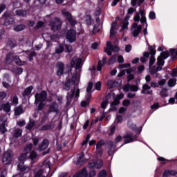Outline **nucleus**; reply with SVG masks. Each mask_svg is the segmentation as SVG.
Wrapping results in <instances>:
<instances>
[{
  "label": "nucleus",
  "instance_id": "obj_21",
  "mask_svg": "<svg viewBox=\"0 0 177 177\" xmlns=\"http://www.w3.org/2000/svg\"><path fill=\"white\" fill-rule=\"evenodd\" d=\"M73 177H89L86 168H83L80 171L76 174Z\"/></svg>",
  "mask_w": 177,
  "mask_h": 177
},
{
  "label": "nucleus",
  "instance_id": "obj_34",
  "mask_svg": "<svg viewBox=\"0 0 177 177\" xmlns=\"http://www.w3.org/2000/svg\"><path fill=\"white\" fill-rule=\"evenodd\" d=\"M118 104H120L119 98L115 97L113 102L111 104V107L113 110H117V108L114 107V106H117Z\"/></svg>",
  "mask_w": 177,
  "mask_h": 177
},
{
  "label": "nucleus",
  "instance_id": "obj_62",
  "mask_svg": "<svg viewBox=\"0 0 177 177\" xmlns=\"http://www.w3.org/2000/svg\"><path fill=\"white\" fill-rule=\"evenodd\" d=\"M129 89H131V85L127 84L123 86V90L124 92H129Z\"/></svg>",
  "mask_w": 177,
  "mask_h": 177
},
{
  "label": "nucleus",
  "instance_id": "obj_58",
  "mask_svg": "<svg viewBox=\"0 0 177 177\" xmlns=\"http://www.w3.org/2000/svg\"><path fill=\"white\" fill-rule=\"evenodd\" d=\"M27 158V153H24L21 154V156L19 157V161H24Z\"/></svg>",
  "mask_w": 177,
  "mask_h": 177
},
{
  "label": "nucleus",
  "instance_id": "obj_1",
  "mask_svg": "<svg viewBox=\"0 0 177 177\" xmlns=\"http://www.w3.org/2000/svg\"><path fill=\"white\" fill-rule=\"evenodd\" d=\"M164 59L161 56L158 57L157 63L156 66H153L152 68H150V73L154 75V74H157L158 71H161L162 70V66H164Z\"/></svg>",
  "mask_w": 177,
  "mask_h": 177
},
{
  "label": "nucleus",
  "instance_id": "obj_46",
  "mask_svg": "<svg viewBox=\"0 0 177 177\" xmlns=\"http://www.w3.org/2000/svg\"><path fill=\"white\" fill-rule=\"evenodd\" d=\"M8 130L6 129V127H5V123H3L2 124L0 125V132L1 133H5L7 132Z\"/></svg>",
  "mask_w": 177,
  "mask_h": 177
},
{
  "label": "nucleus",
  "instance_id": "obj_56",
  "mask_svg": "<svg viewBox=\"0 0 177 177\" xmlns=\"http://www.w3.org/2000/svg\"><path fill=\"white\" fill-rule=\"evenodd\" d=\"M91 138V135L88 134L86 136V140H84L82 142V146H85L86 145L88 144V142H89V139Z\"/></svg>",
  "mask_w": 177,
  "mask_h": 177
},
{
  "label": "nucleus",
  "instance_id": "obj_5",
  "mask_svg": "<svg viewBox=\"0 0 177 177\" xmlns=\"http://www.w3.org/2000/svg\"><path fill=\"white\" fill-rule=\"evenodd\" d=\"M50 26L52 31H59L62 28V21L59 18H54L50 21Z\"/></svg>",
  "mask_w": 177,
  "mask_h": 177
},
{
  "label": "nucleus",
  "instance_id": "obj_53",
  "mask_svg": "<svg viewBox=\"0 0 177 177\" xmlns=\"http://www.w3.org/2000/svg\"><path fill=\"white\" fill-rule=\"evenodd\" d=\"M37 55V53H35V51H32L30 55H29V62H31L32 60L34 59V57H35V56Z\"/></svg>",
  "mask_w": 177,
  "mask_h": 177
},
{
  "label": "nucleus",
  "instance_id": "obj_59",
  "mask_svg": "<svg viewBox=\"0 0 177 177\" xmlns=\"http://www.w3.org/2000/svg\"><path fill=\"white\" fill-rule=\"evenodd\" d=\"M49 118V114L48 113H45L44 117L41 118V122L42 124L46 122V120H48V118Z\"/></svg>",
  "mask_w": 177,
  "mask_h": 177
},
{
  "label": "nucleus",
  "instance_id": "obj_30",
  "mask_svg": "<svg viewBox=\"0 0 177 177\" xmlns=\"http://www.w3.org/2000/svg\"><path fill=\"white\" fill-rule=\"evenodd\" d=\"M23 113H24V111L23 110V107L21 106H19L15 109V115H20L21 114H23Z\"/></svg>",
  "mask_w": 177,
  "mask_h": 177
},
{
  "label": "nucleus",
  "instance_id": "obj_4",
  "mask_svg": "<svg viewBox=\"0 0 177 177\" xmlns=\"http://www.w3.org/2000/svg\"><path fill=\"white\" fill-rule=\"evenodd\" d=\"M13 152L11 150H8L4 152L2 156V162L4 165H8V164H10L12 160H13Z\"/></svg>",
  "mask_w": 177,
  "mask_h": 177
},
{
  "label": "nucleus",
  "instance_id": "obj_40",
  "mask_svg": "<svg viewBox=\"0 0 177 177\" xmlns=\"http://www.w3.org/2000/svg\"><path fill=\"white\" fill-rule=\"evenodd\" d=\"M4 23H5L6 26H9L10 24H13V23H15V18H12V17L7 18L5 19Z\"/></svg>",
  "mask_w": 177,
  "mask_h": 177
},
{
  "label": "nucleus",
  "instance_id": "obj_51",
  "mask_svg": "<svg viewBox=\"0 0 177 177\" xmlns=\"http://www.w3.org/2000/svg\"><path fill=\"white\" fill-rule=\"evenodd\" d=\"M32 149V144H28L25 148V151L26 154L27 153H30V151H31Z\"/></svg>",
  "mask_w": 177,
  "mask_h": 177
},
{
  "label": "nucleus",
  "instance_id": "obj_33",
  "mask_svg": "<svg viewBox=\"0 0 177 177\" xmlns=\"http://www.w3.org/2000/svg\"><path fill=\"white\" fill-rule=\"evenodd\" d=\"M64 51V47L60 44L57 47L55 48V54L60 55V53H63Z\"/></svg>",
  "mask_w": 177,
  "mask_h": 177
},
{
  "label": "nucleus",
  "instance_id": "obj_44",
  "mask_svg": "<svg viewBox=\"0 0 177 177\" xmlns=\"http://www.w3.org/2000/svg\"><path fill=\"white\" fill-rule=\"evenodd\" d=\"M176 84V79H170L168 81V85L169 86H175V85Z\"/></svg>",
  "mask_w": 177,
  "mask_h": 177
},
{
  "label": "nucleus",
  "instance_id": "obj_28",
  "mask_svg": "<svg viewBox=\"0 0 177 177\" xmlns=\"http://www.w3.org/2000/svg\"><path fill=\"white\" fill-rule=\"evenodd\" d=\"M77 77H78V72L76 71L75 74H74L72 76L71 81V82H72V84H73V85L78 84V78Z\"/></svg>",
  "mask_w": 177,
  "mask_h": 177
},
{
  "label": "nucleus",
  "instance_id": "obj_60",
  "mask_svg": "<svg viewBox=\"0 0 177 177\" xmlns=\"http://www.w3.org/2000/svg\"><path fill=\"white\" fill-rule=\"evenodd\" d=\"M149 53L151 56H154L156 55V48L155 47H153V46H151L149 48Z\"/></svg>",
  "mask_w": 177,
  "mask_h": 177
},
{
  "label": "nucleus",
  "instance_id": "obj_16",
  "mask_svg": "<svg viewBox=\"0 0 177 177\" xmlns=\"http://www.w3.org/2000/svg\"><path fill=\"white\" fill-rule=\"evenodd\" d=\"M108 145L110 147L108 151L109 156H113L115 151V143L113 141H109Z\"/></svg>",
  "mask_w": 177,
  "mask_h": 177
},
{
  "label": "nucleus",
  "instance_id": "obj_20",
  "mask_svg": "<svg viewBox=\"0 0 177 177\" xmlns=\"http://www.w3.org/2000/svg\"><path fill=\"white\" fill-rule=\"evenodd\" d=\"M22 133H23V130L19 128H17V129H15L14 131H12V138H20Z\"/></svg>",
  "mask_w": 177,
  "mask_h": 177
},
{
  "label": "nucleus",
  "instance_id": "obj_18",
  "mask_svg": "<svg viewBox=\"0 0 177 177\" xmlns=\"http://www.w3.org/2000/svg\"><path fill=\"white\" fill-rule=\"evenodd\" d=\"M49 146V140L48 139H44L42 142L39 145V151H42L48 149Z\"/></svg>",
  "mask_w": 177,
  "mask_h": 177
},
{
  "label": "nucleus",
  "instance_id": "obj_50",
  "mask_svg": "<svg viewBox=\"0 0 177 177\" xmlns=\"http://www.w3.org/2000/svg\"><path fill=\"white\" fill-rule=\"evenodd\" d=\"M169 57V53L167 51H165L160 53V57H162V59H167Z\"/></svg>",
  "mask_w": 177,
  "mask_h": 177
},
{
  "label": "nucleus",
  "instance_id": "obj_17",
  "mask_svg": "<svg viewBox=\"0 0 177 177\" xmlns=\"http://www.w3.org/2000/svg\"><path fill=\"white\" fill-rule=\"evenodd\" d=\"M151 87L149 86V84H145L142 85V90L141 93H146L147 95H151L153 93V91L150 90Z\"/></svg>",
  "mask_w": 177,
  "mask_h": 177
},
{
  "label": "nucleus",
  "instance_id": "obj_6",
  "mask_svg": "<svg viewBox=\"0 0 177 177\" xmlns=\"http://www.w3.org/2000/svg\"><path fill=\"white\" fill-rule=\"evenodd\" d=\"M48 93L45 91H42L40 93H36L35 95V104H38V103H44L46 100Z\"/></svg>",
  "mask_w": 177,
  "mask_h": 177
},
{
  "label": "nucleus",
  "instance_id": "obj_39",
  "mask_svg": "<svg viewBox=\"0 0 177 177\" xmlns=\"http://www.w3.org/2000/svg\"><path fill=\"white\" fill-rule=\"evenodd\" d=\"M77 159V162L76 164H82V162H84V161H85V159L84 158V153L82 152L81 153H80Z\"/></svg>",
  "mask_w": 177,
  "mask_h": 177
},
{
  "label": "nucleus",
  "instance_id": "obj_55",
  "mask_svg": "<svg viewBox=\"0 0 177 177\" xmlns=\"http://www.w3.org/2000/svg\"><path fill=\"white\" fill-rule=\"evenodd\" d=\"M42 174H44L43 169H39L35 174V177H45V176H42Z\"/></svg>",
  "mask_w": 177,
  "mask_h": 177
},
{
  "label": "nucleus",
  "instance_id": "obj_48",
  "mask_svg": "<svg viewBox=\"0 0 177 177\" xmlns=\"http://www.w3.org/2000/svg\"><path fill=\"white\" fill-rule=\"evenodd\" d=\"M12 103L14 106H17V104H19V98L17 95L12 97Z\"/></svg>",
  "mask_w": 177,
  "mask_h": 177
},
{
  "label": "nucleus",
  "instance_id": "obj_32",
  "mask_svg": "<svg viewBox=\"0 0 177 177\" xmlns=\"http://www.w3.org/2000/svg\"><path fill=\"white\" fill-rule=\"evenodd\" d=\"M107 85L110 88H114V86H117V85H118V82H115V80H109L107 81Z\"/></svg>",
  "mask_w": 177,
  "mask_h": 177
},
{
  "label": "nucleus",
  "instance_id": "obj_43",
  "mask_svg": "<svg viewBox=\"0 0 177 177\" xmlns=\"http://www.w3.org/2000/svg\"><path fill=\"white\" fill-rule=\"evenodd\" d=\"M106 145V142H104V140H101L100 142L97 143L96 149H102L103 146Z\"/></svg>",
  "mask_w": 177,
  "mask_h": 177
},
{
  "label": "nucleus",
  "instance_id": "obj_11",
  "mask_svg": "<svg viewBox=\"0 0 177 177\" xmlns=\"http://www.w3.org/2000/svg\"><path fill=\"white\" fill-rule=\"evenodd\" d=\"M142 31V26L138 25V23H133L131 28V32L133 37H139V33Z\"/></svg>",
  "mask_w": 177,
  "mask_h": 177
},
{
  "label": "nucleus",
  "instance_id": "obj_15",
  "mask_svg": "<svg viewBox=\"0 0 177 177\" xmlns=\"http://www.w3.org/2000/svg\"><path fill=\"white\" fill-rule=\"evenodd\" d=\"M17 168L21 172H30V171L31 170V168H30V167L28 166H26L24 165V162L19 163L17 165Z\"/></svg>",
  "mask_w": 177,
  "mask_h": 177
},
{
  "label": "nucleus",
  "instance_id": "obj_38",
  "mask_svg": "<svg viewBox=\"0 0 177 177\" xmlns=\"http://www.w3.org/2000/svg\"><path fill=\"white\" fill-rule=\"evenodd\" d=\"M154 63H156V57H154L153 55H151L150 59H149V71L150 68H153V64H154Z\"/></svg>",
  "mask_w": 177,
  "mask_h": 177
},
{
  "label": "nucleus",
  "instance_id": "obj_61",
  "mask_svg": "<svg viewBox=\"0 0 177 177\" xmlns=\"http://www.w3.org/2000/svg\"><path fill=\"white\" fill-rule=\"evenodd\" d=\"M149 17L151 20H154V19H156V12L153 11L150 12Z\"/></svg>",
  "mask_w": 177,
  "mask_h": 177
},
{
  "label": "nucleus",
  "instance_id": "obj_63",
  "mask_svg": "<svg viewBox=\"0 0 177 177\" xmlns=\"http://www.w3.org/2000/svg\"><path fill=\"white\" fill-rule=\"evenodd\" d=\"M65 49L68 53L73 52V47L71 45L66 44L65 45Z\"/></svg>",
  "mask_w": 177,
  "mask_h": 177
},
{
  "label": "nucleus",
  "instance_id": "obj_10",
  "mask_svg": "<svg viewBox=\"0 0 177 177\" xmlns=\"http://www.w3.org/2000/svg\"><path fill=\"white\" fill-rule=\"evenodd\" d=\"M66 39L71 43L75 42L77 39V32L74 29H70L66 33Z\"/></svg>",
  "mask_w": 177,
  "mask_h": 177
},
{
  "label": "nucleus",
  "instance_id": "obj_54",
  "mask_svg": "<svg viewBox=\"0 0 177 177\" xmlns=\"http://www.w3.org/2000/svg\"><path fill=\"white\" fill-rule=\"evenodd\" d=\"M160 96L162 97H167V96H168V93L167 92V89L163 88L161 91H160Z\"/></svg>",
  "mask_w": 177,
  "mask_h": 177
},
{
  "label": "nucleus",
  "instance_id": "obj_27",
  "mask_svg": "<svg viewBox=\"0 0 177 177\" xmlns=\"http://www.w3.org/2000/svg\"><path fill=\"white\" fill-rule=\"evenodd\" d=\"M106 60H107V57H104L102 59V61H99L97 67L98 71H102V67H103V64H106Z\"/></svg>",
  "mask_w": 177,
  "mask_h": 177
},
{
  "label": "nucleus",
  "instance_id": "obj_7",
  "mask_svg": "<svg viewBox=\"0 0 177 177\" xmlns=\"http://www.w3.org/2000/svg\"><path fill=\"white\" fill-rule=\"evenodd\" d=\"M134 21H140L142 24L147 23L146 12L142 8H140V12H136L134 17Z\"/></svg>",
  "mask_w": 177,
  "mask_h": 177
},
{
  "label": "nucleus",
  "instance_id": "obj_3",
  "mask_svg": "<svg viewBox=\"0 0 177 177\" xmlns=\"http://www.w3.org/2000/svg\"><path fill=\"white\" fill-rule=\"evenodd\" d=\"M104 52L108 56H111L113 52H120V48L118 46H113L111 41H107L106 48H104Z\"/></svg>",
  "mask_w": 177,
  "mask_h": 177
},
{
  "label": "nucleus",
  "instance_id": "obj_31",
  "mask_svg": "<svg viewBox=\"0 0 177 177\" xmlns=\"http://www.w3.org/2000/svg\"><path fill=\"white\" fill-rule=\"evenodd\" d=\"M24 28H26V26H24V24L14 26V30L17 31V32H19L20 31H23V30H24Z\"/></svg>",
  "mask_w": 177,
  "mask_h": 177
},
{
  "label": "nucleus",
  "instance_id": "obj_13",
  "mask_svg": "<svg viewBox=\"0 0 177 177\" xmlns=\"http://www.w3.org/2000/svg\"><path fill=\"white\" fill-rule=\"evenodd\" d=\"M57 75L62 77L64 74V64L59 62L56 64Z\"/></svg>",
  "mask_w": 177,
  "mask_h": 177
},
{
  "label": "nucleus",
  "instance_id": "obj_26",
  "mask_svg": "<svg viewBox=\"0 0 177 177\" xmlns=\"http://www.w3.org/2000/svg\"><path fill=\"white\" fill-rule=\"evenodd\" d=\"M32 89H34L32 86H30L29 87L26 88L22 93V96H28V95L31 94Z\"/></svg>",
  "mask_w": 177,
  "mask_h": 177
},
{
  "label": "nucleus",
  "instance_id": "obj_64",
  "mask_svg": "<svg viewBox=\"0 0 177 177\" xmlns=\"http://www.w3.org/2000/svg\"><path fill=\"white\" fill-rule=\"evenodd\" d=\"M171 75L172 77H177V68L172 70Z\"/></svg>",
  "mask_w": 177,
  "mask_h": 177
},
{
  "label": "nucleus",
  "instance_id": "obj_29",
  "mask_svg": "<svg viewBox=\"0 0 177 177\" xmlns=\"http://www.w3.org/2000/svg\"><path fill=\"white\" fill-rule=\"evenodd\" d=\"M35 124H37L35 121L30 120L28 124L26 127V129H28V131H31V129H32V128H34V127L35 126Z\"/></svg>",
  "mask_w": 177,
  "mask_h": 177
},
{
  "label": "nucleus",
  "instance_id": "obj_25",
  "mask_svg": "<svg viewBox=\"0 0 177 177\" xmlns=\"http://www.w3.org/2000/svg\"><path fill=\"white\" fill-rule=\"evenodd\" d=\"M3 111L6 113H10V108L12 107L10 102H6V104H2Z\"/></svg>",
  "mask_w": 177,
  "mask_h": 177
},
{
  "label": "nucleus",
  "instance_id": "obj_23",
  "mask_svg": "<svg viewBox=\"0 0 177 177\" xmlns=\"http://www.w3.org/2000/svg\"><path fill=\"white\" fill-rule=\"evenodd\" d=\"M115 28H117V22H113L111 24V30H110V38L111 37H114L115 35Z\"/></svg>",
  "mask_w": 177,
  "mask_h": 177
},
{
  "label": "nucleus",
  "instance_id": "obj_57",
  "mask_svg": "<svg viewBox=\"0 0 177 177\" xmlns=\"http://www.w3.org/2000/svg\"><path fill=\"white\" fill-rule=\"evenodd\" d=\"M99 177H106L107 176V171L106 170H102L98 174Z\"/></svg>",
  "mask_w": 177,
  "mask_h": 177
},
{
  "label": "nucleus",
  "instance_id": "obj_14",
  "mask_svg": "<svg viewBox=\"0 0 177 177\" xmlns=\"http://www.w3.org/2000/svg\"><path fill=\"white\" fill-rule=\"evenodd\" d=\"M57 103L55 102L51 103L48 107L47 114H50V113H57Z\"/></svg>",
  "mask_w": 177,
  "mask_h": 177
},
{
  "label": "nucleus",
  "instance_id": "obj_42",
  "mask_svg": "<svg viewBox=\"0 0 177 177\" xmlns=\"http://www.w3.org/2000/svg\"><path fill=\"white\" fill-rule=\"evenodd\" d=\"M44 167H46V168H49L50 169V167H52V163L49 159H46L44 161Z\"/></svg>",
  "mask_w": 177,
  "mask_h": 177
},
{
  "label": "nucleus",
  "instance_id": "obj_49",
  "mask_svg": "<svg viewBox=\"0 0 177 177\" xmlns=\"http://www.w3.org/2000/svg\"><path fill=\"white\" fill-rule=\"evenodd\" d=\"M38 157V155L35 151H32L30 154V158L33 161V160H35Z\"/></svg>",
  "mask_w": 177,
  "mask_h": 177
},
{
  "label": "nucleus",
  "instance_id": "obj_45",
  "mask_svg": "<svg viewBox=\"0 0 177 177\" xmlns=\"http://www.w3.org/2000/svg\"><path fill=\"white\" fill-rule=\"evenodd\" d=\"M130 91L132 92H138V91H139V86L131 84L130 85Z\"/></svg>",
  "mask_w": 177,
  "mask_h": 177
},
{
  "label": "nucleus",
  "instance_id": "obj_36",
  "mask_svg": "<svg viewBox=\"0 0 177 177\" xmlns=\"http://www.w3.org/2000/svg\"><path fill=\"white\" fill-rule=\"evenodd\" d=\"M145 2V0H131V5L133 6H140L142 3Z\"/></svg>",
  "mask_w": 177,
  "mask_h": 177
},
{
  "label": "nucleus",
  "instance_id": "obj_9",
  "mask_svg": "<svg viewBox=\"0 0 177 177\" xmlns=\"http://www.w3.org/2000/svg\"><path fill=\"white\" fill-rule=\"evenodd\" d=\"M62 14L64 17H66V20L68 21L71 26H72V27H74V26L77 24V20L73 17V15H71V13H70L68 11L62 10Z\"/></svg>",
  "mask_w": 177,
  "mask_h": 177
},
{
  "label": "nucleus",
  "instance_id": "obj_37",
  "mask_svg": "<svg viewBox=\"0 0 177 177\" xmlns=\"http://www.w3.org/2000/svg\"><path fill=\"white\" fill-rule=\"evenodd\" d=\"M95 163V168H97V169H100V168L103 167V160L100 159L96 160Z\"/></svg>",
  "mask_w": 177,
  "mask_h": 177
},
{
  "label": "nucleus",
  "instance_id": "obj_47",
  "mask_svg": "<svg viewBox=\"0 0 177 177\" xmlns=\"http://www.w3.org/2000/svg\"><path fill=\"white\" fill-rule=\"evenodd\" d=\"M116 59H117V55H113L112 57H111L109 59L108 61L109 64H113V63H115Z\"/></svg>",
  "mask_w": 177,
  "mask_h": 177
},
{
  "label": "nucleus",
  "instance_id": "obj_12",
  "mask_svg": "<svg viewBox=\"0 0 177 177\" xmlns=\"http://www.w3.org/2000/svg\"><path fill=\"white\" fill-rule=\"evenodd\" d=\"M124 142L125 144L131 143V142H135L136 140V136H133V133L127 132L124 136Z\"/></svg>",
  "mask_w": 177,
  "mask_h": 177
},
{
  "label": "nucleus",
  "instance_id": "obj_19",
  "mask_svg": "<svg viewBox=\"0 0 177 177\" xmlns=\"http://www.w3.org/2000/svg\"><path fill=\"white\" fill-rule=\"evenodd\" d=\"M16 55L13 53H10L7 55L6 62L7 64H11L15 61Z\"/></svg>",
  "mask_w": 177,
  "mask_h": 177
},
{
  "label": "nucleus",
  "instance_id": "obj_2",
  "mask_svg": "<svg viewBox=\"0 0 177 177\" xmlns=\"http://www.w3.org/2000/svg\"><path fill=\"white\" fill-rule=\"evenodd\" d=\"M80 88H77L75 91V87H74L73 89H71V91L67 93L66 100L68 106L71 104V102H73V97H74V95L77 98L80 97Z\"/></svg>",
  "mask_w": 177,
  "mask_h": 177
},
{
  "label": "nucleus",
  "instance_id": "obj_22",
  "mask_svg": "<svg viewBox=\"0 0 177 177\" xmlns=\"http://www.w3.org/2000/svg\"><path fill=\"white\" fill-rule=\"evenodd\" d=\"M15 16H19L20 17H26L27 16V10L23 9H19L15 10Z\"/></svg>",
  "mask_w": 177,
  "mask_h": 177
},
{
  "label": "nucleus",
  "instance_id": "obj_52",
  "mask_svg": "<svg viewBox=\"0 0 177 177\" xmlns=\"http://www.w3.org/2000/svg\"><path fill=\"white\" fill-rule=\"evenodd\" d=\"M92 88H93V82H89L86 88V92L89 93V92L92 91Z\"/></svg>",
  "mask_w": 177,
  "mask_h": 177
},
{
  "label": "nucleus",
  "instance_id": "obj_41",
  "mask_svg": "<svg viewBox=\"0 0 177 177\" xmlns=\"http://www.w3.org/2000/svg\"><path fill=\"white\" fill-rule=\"evenodd\" d=\"M50 129H52V124H46L43 125L40 128V131H49Z\"/></svg>",
  "mask_w": 177,
  "mask_h": 177
},
{
  "label": "nucleus",
  "instance_id": "obj_35",
  "mask_svg": "<svg viewBox=\"0 0 177 177\" xmlns=\"http://www.w3.org/2000/svg\"><path fill=\"white\" fill-rule=\"evenodd\" d=\"M71 88V80H66V82L64 83V89L65 91H68Z\"/></svg>",
  "mask_w": 177,
  "mask_h": 177
},
{
  "label": "nucleus",
  "instance_id": "obj_8",
  "mask_svg": "<svg viewBox=\"0 0 177 177\" xmlns=\"http://www.w3.org/2000/svg\"><path fill=\"white\" fill-rule=\"evenodd\" d=\"M71 66L75 67V70H80L82 67V59L78 57H73L71 61Z\"/></svg>",
  "mask_w": 177,
  "mask_h": 177
},
{
  "label": "nucleus",
  "instance_id": "obj_24",
  "mask_svg": "<svg viewBox=\"0 0 177 177\" xmlns=\"http://www.w3.org/2000/svg\"><path fill=\"white\" fill-rule=\"evenodd\" d=\"M14 62L16 63V64H17V66H24L26 64V62L21 61V59H20V57L17 55H15V58H14Z\"/></svg>",
  "mask_w": 177,
  "mask_h": 177
}]
</instances>
